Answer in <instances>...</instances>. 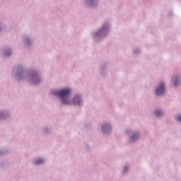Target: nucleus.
Listing matches in <instances>:
<instances>
[{"label":"nucleus","mask_w":181,"mask_h":181,"mask_svg":"<svg viewBox=\"0 0 181 181\" xmlns=\"http://www.w3.org/2000/svg\"><path fill=\"white\" fill-rule=\"evenodd\" d=\"M165 90V83H160V86H158V88H157L156 90V95H163Z\"/></svg>","instance_id":"nucleus-2"},{"label":"nucleus","mask_w":181,"mask_h":181,"mask_svg":"<svg viewBox=\"0 0 181 181\" xmlns=\"http://www.w3.org/2000/svg\"><path fill=\"white\" fill-rule=\"evenodd\" d=\"M163 112H161L160 110H156L155 114L157 116H160V115H162Z\"/></svg>","instance_id":"nucleus-6"},{"label":"nucleus","mask_w":181,"mask_h":181,"mask_svg":"<svg viewBox=\"0 0 181 181\" xmlns=\"http://www.w3.org/2000/svg\"><path fill=\"white\" fill-rule=\"evenodd\" d=\"M54 93L62 99V103L66 105L70 103L69 100L68 99V96L71 95V89L69 88H65L64 89H60L59 90H55Z\"/></svg>","instance_id":"nucleus-1"},{"label":"nucleus","mask_w":181,"mask_h":181,"mask_svg":"<svg viewBox=\"0 0 181 181\" xmlns=\"http://www.w3.org/2000/svg\"><path fill=\"white\" fill-rule=\"evenodd\" d=\"M103 132H108V131H111V126L110 124H105L103 126Z\"/></svg>","instance_id":"nucleus-3"},{"label":"nucleus","mask_w":181,"mask_h":181,"mask_svg":"<svg viewBox=\"0 0 181 181\" xmlns=\"http://www.w3.org/2000/svg\"><path fill=\"white\" fill-rule=\"evenodd\" d=\"M178 83H179L178 78L176 77V78H175V81H174V84H175V86H177V85H178Z\"/></svg>","instance_id":"nucleus-8"},{"label":"nucleus","mask_w":181,"mask_h":181,"mask_svg":"<svg viewBox=\"0 0 181 181\" xmlns=\"http://www.w3.org/2000/svg\"><path fill=\"white\" fill-rule=\"evenodd\" d=\"M35 165H40L43 163V160L42 158H38L37 160L34 162Z\"/></svg>","instance_id":"nucleus-5"},{"label":"nucleus","mask_w":181,"mask_h":181,"mask_svg":"<svg viewBox=\"0 0 181 181\" xmlns=\"http://www.w3.org/2000/svg\"><path fill=\"white\" fill-rule=\"evenodd\" d=\"M87 1H90L92 3L93 0H87Z\"/></svg>","instance_id":"nucleus-10"},{"label":"nucleus","mask_w":181,"mask_h":181,"mask_svg":"<svg viewBox=\"0 0 181 181\" xmlns=\"http://www.w3.org/2000/svg\"><path fill=\"white\" fill-rule=\"evenodd\" d=\"M77 102H78V103H80V100H79L78 98H75L74 99V103H77Z\"/></svg>","instance_id":"nucleus-7"},{"label":"nucleus","mask_w":181,"mask_h":181,"mask_svg":"<svg viewBox=\"0 0 181 181\" xmlns=\"http://www.w3.org/2000/svg\"><path fill=\"white\" fill-rule=\"evenodd\" d=\"M33 83L36 84V83H37V82H33Z\"/></svg>","instance_id":"nucleus-11"},{"label":"nucleus","mask_w":181,"mask_h":181,"mask_svg":"<svg viewBox=\"0 0 181 181\" xmlns=\"http://www.w3.org/2000/svg\"><path fill=\"white\" fill-rule=\"evenodd\" d=\"M139 136L137 134V133L136 134H133L130 139L131 142H132V141H135V139H138Z\"/></svg>","instance_id":"nucleus-4"},{"label":"nucleus","mask_w":181,"mask_h":181,"mask_svg":"<svg viewBox=\"0 0 181 181\" xmlns=\"http://www.w3.org/2000/svg\"><path fill=\"white\" fill-rule=\"evenodd\" d=\"M177 119L181 122V115H179L178 116H177Z\"/></svg>","instance_id":"nucleus-9"}]
</instances>
